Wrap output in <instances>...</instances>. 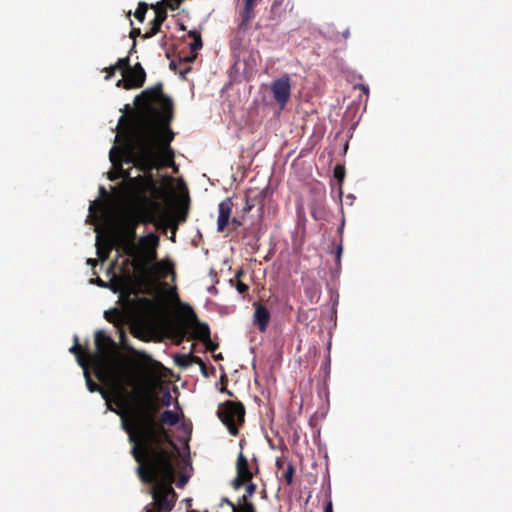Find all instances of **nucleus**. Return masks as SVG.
<instances>
[{
  "mask_svg": "<svg viewBox=\"0 0 512 512\" xmlns=\"http://www.w3.org/2000/svg\"><path fill=\"white\" fill-rule=\"evenodd\" d=\"M174 66H175V64H174V62L172 61V62L170 63V67H171V68H173Z\"/></svg>",
  "mask_w": 512,
  "mask_h": 512,
  "instance_id": "nucleus-50",
  "label": "nucleus"
},
{
  "mask_svg": "<svg viewBox=\"0 0 512 512\" xmlns=\"http://www.w3.org/2000/svg\"><path fill=\"white\" fill-rule=\"evenodd\" d=\"M244 486L245 493L240 496L236 502H232L227 497H223L219 506L223 507V505H227L231 512H257L256 506L251 501V498L257 490V485L250 480V482L245 483Z\"/></svg>",
  "mask_w": 512,
  "mask_h": 512,
  "instance_id": "nucleus-10",
  "label": "nucleus"
},
{
  "mask_svg": "<svg viewBox=\"0 0 512 512\" xmlns=\"http://www.w3.org/2000/svg\"><path fill=\"white\" fill-rule=\"evenodd\" d=\"M243 275V272L242 271H239L236 273L235 275V287H236V290L240 293V294H244L248 291L249 287L247 284H245L244 282H242L240 280V277Z\"/></svg>",
  "mask_w": 512,
  "mask_h": 512,
  "instance_id": "nucleus-25",
  "label": "nucleus"
},
{
  "mask_svg": "<svg viewBox=\"0 0 512 512\" xmlns=\"http://www.w3.org/2000/svg\"><path fill=\"white\" fill-rule=\"evenodd\" d=\"M231 224L233 225V229L235 230L242 225V222L238 218L234 217L231 220Z\"/></svg>",
  "mask_w": 512,
  "mask_h": 512,
  "instance_id": "nucleus-37",
  "label": "nucleus"
},
{
  "mask_svg": "<svg viewBox=\"0 0 512 512\" xmlns=\"http://www.w3.org/2000/svg\"><path fill=\"white\" fill-rule=\"evenodd\" d=\"M274 100L281 108L288 103L291 95V80L288 74L272 81L270 86Z\"/></svg>",
  "mask_w": 512,
  "mask_h": 512,
  "instance_id": "nucleus-11",
  "label": "nucleus"
},
{
  "mask_svg": "<svg viewBox=\"0 0 512 512\" xmlns=\"http://www.w3.org/2000/svg\"><path fill=\"white\" fill-rule=\"evenodd\" d=\"M87 263L92 265V266H95L97 264V261L95 259H88Z\"/></svg>",
  "mask_w": 512,
  "mask_h": 512,
  "instance_id": "nucleus-46",
  "label": "nucleus"
},
{
  "mask_svg": "<svg viewBox=\"0 0 512 512\" xmlns=\"http://www.w3.org/2000/svg\"><path fill=\"white\" fill-rule=\"evenodd\" d=\"M147 9H148V5L146 3L140 2L138 4V7L134 13V16L139 22L144 21Z\"/></svg>",
  "mask_w": 512,
  "mask_h": 512,
  "instance_id": "nucleus-26",
  "label": "nucleus"
},
{
  "mask_svg": "<svg viewBox=\"0 0 512 512\" xmlns=\"http://www.w3.org/2000/svg\"><path fill=\"white\" fill-rule=\"evenodd\" d=\"M245 414V407L240 401L227 400L220 403L217 409L218 418L232 436L239 434V428L245 422Z\"/></svg>",
  "mask_w": 512,
  "mask_h": 512,
  "instance_id": "nucleus-7",
  "label": "nucleus"
},
{
  "mask_svg": "<svg viewBox=\"0 0 512 512\" xmlns=\"http://www.w3.org/2000/svg\"><path fill=\"white\" fill-rule=\"evenodd\" d=\"M139 424L138 433H131V438L138 439L131 454L138 463L137 475L145 484H152L151 494L157 512H170L176 501L172 487L175 478L173 464L174 454L171 450L160 447L161 441L168 436L164 429L156 424L153 414L145 411Z\"/></svg>",
  "mask_w": 512,
  "mask_h": 512,
  "instance_id": "nucleus-2",
  "label": "nucleus"
},
{
  "mask_svg": "<svg viewBox=\"0 0 512 512\" xmlns=\"http://www.w3.org/2000/svg\"><path fill=\"white\" fill-rule=\"evenodd\" d=\"M138 385L139 377H135L132 374H130L124 382L115 381L113 385V403L121 408L118 415L121 417L122 427L128 433L129 440L134 443V446H137L138 439L135 438L132 440L131 433L139 432V427L142 426V424H139L142 420L139 419L143 417L145 411H150L153 414L154 421L158 426L162 427L164 431H166L164 425L175 426L179 422V415L172 410H165L158 421L157 416L161 409V404L157 397L149 390L129 392L127 389L128 387L135 389ZM166 435L169 436L168 434ZM165 442L175 448L170 437H168V439L164 438L159 444L160 447H162V444Z\"/></svg>",
  "mask_w": 512,
  "mask_h": 512,
  "instance_id": "nucleus-3",
  "label": "nucleus"
},
{
  "mask_svg": "<svg viewBox=\"0 0 512 512\" xmlns=\"http://www.w3.org/2000/svg\"><path fill=\"white\" fill-rule=\"evenodd\" d=\"M132 264L135 271L142 279H166L170 274L175 278L174 264L169 259L161 261H157V259L153 260L147 263L146 267H138L135 260H132Z\"/></svg>",
  "mask_w": 512,
  "mask_h": 512,
  "instance_id": "nucleus-8",
  "label": "nucleus"
},
{
  "mask_svg": "<svg viewBox=\"0 0 512 512\" xmlns=\"http://www.w3.org/2000/svg\"><path fill=\"white\" fill-rule=\"evenodd\" d=\"M192 361H193L194 364L199 365L201 373L203 374L204 377H209L210 376V374L208 372V368H207L205 362L199 356H195L192 359Z\"/></svg>",
  "mask_w": 512,
  "mask_h": 512,
  "instance_id": "nucleus-28",
  "label": "nucleus"
},
{
  "mask_svg": "<svg viewBox=\"0 0 512 512\" xmlns=\"http://www.w3.org/2000/svg\"><path fill=\"white\" fill-rule=\"evenodd\" d=\"M184 0H161L156 4L152 5V9L155 12V19L164 22L167 18V8L176 10L179 8Z\"/></svg>",
  "mask_w": 512,
  "mask_h": 512,
  "instance_id": "nucleus-15",
  "label": "nucleus"
},
{
  "mask_svg": "<svg viewBox=\"0 0 512 512\" xmlns=\"http://www.w3.org/2000/svg\"><path fill=\"white\" fill-rule=\"evenodd\" d=\"M227 382H228L227 375H226L225 373H223V374L221 375V377H220V383L223 385V386L220 388V392L225 393V394H227L228 396H231V397H232V396H233V393L225 387V385H226V383H227Z\"/></svg>",
  "mask_w": 512,
  "mask_h": 512,
  "instance_id": "nucleus-30",
  "label": "nucleus"
},
{
  "mask_svg": "<svg viewBox=\"0 0 512 512\" xmlns=\"http://www.w3.org/2000/svg\"><path fill=\"white\" fill-rule=\"evenodd\" d=\"M261 0H244V8L241 13V26H246L254 17V8Z\"/></svg>",
  "mask_w": 512,
  "mask_h": 512,
  "instance_id": "nucleus-20",
  "label": "nucleus"
},
{
  "mask_svg": "<svg viewBox=\"0 0 512 512\" xmlns=\"http://www.w3.org/2000/svg\"><path fill=\"white\" fill-rule=\"evenodd\" d=\"M122 127V131L116 135V141L120 140L118 146H113L109 152V159L113 165V171L109 172V179L111 181H116L120 178L128 181L131 186L136 188H143L146 184V179L140 174L136 177L130 176V170H125L123 168V162L127 164H131L132 162L128 161V156L126 154V123L123 125H119Z\"/></svg>",
  "mask_w": 512,
  "mask_h": 512,
  "instance_id": "nucleus-6",
  "label": "nucleus"
},
{
  "mask_svg": "<svg viewBox=\"0 0 512 512\" xmlns=\"http://www.w3.org/2000/svg\"><path fill=\"white\" fill-rule=\"evenodd\" d=\"M324 512H333V504L331 500H328L325 507Z\"/></svg>",
  "mask_w": 512,
  "mask_h": 512,
  "instance_id": "nucleus-41",
  "label": "nucleus"
},
{
  "mask_svg": "<svg viewBox=\"0 0 512 512\" xmlns=\"http://www.w3.org/2000/svg\"><path fill=\"white\" fill-rule=\"evenodd\" d=\"M253 306L255 308L253 323L260 332H265L270 322V312L263 304L259 302H255Z\"/></svg>",
  "mask_w": 512,
  "mask_h": 512,
  "instance_id": "nucleus-14",
  "label": "nucleus"
},
{
  "mask_svg": "<svg viewBox=\"0 0 512 512\" xmlns=\"http://www.w3.org/2000/svg\"><path fill=\"white\" fill-rule=\"evenodd\" d=\"M162 24H163L162 21L154 18L153 21L151 22L150 29L145 32L143 38L148 39V38L155 36L160 31Z\"/></svg>",
  "mask_w": 512,
  "mask_h": 512,
  "instance_id": "nucleus-23",
  "label": "nucleus"
},
{
  "mask_svg": "<svg viewBox=\"0 0 512 512\" xmlns=\"http://www.w3.org/2000/svg\"><path fill=\"white\" fill-rule=\"evenodd\" d=\"M342 251H343V247H342V245L340 244V245L337 247V250H336V259H337V262H340Z\"/></svg>",
  "mask_w": 512,
  "mask_h": 512,
  "instance_id": "nucleus-42",
  "label": "nucleus"
},
{
  "mask_svg": "<svg viewBox=\"0 0 512 512\" xmlns=\"http://www.w3.org/2000/svg\"><path fill=\"white\" fill-rule=\"evenodd\" d=\"M91 283H96L100 287H106L107 286V284L101 278H99V277H97L96 279H92Z\"/></svg>",
  "mask_w": 512,
  "mask_h": 512,
  "instance_id": "nucleus-38",
  "label": "nucleus"
},
{
  "mask_svg": "<svg viewBox=\"0 0 512 512\" xmlns=\"http://www.w3.org/2000/svg\"><path fill=\"white\" fill-rule=\"evenodd\" d=\"M333 174H334V178L341 185L345 178V167L343 165L337 164L334 167Z\"/></svg>",
  "mask_w": 512,
  "mask_h": 512,
  "instance_id": "nucleus-27",
  "label": "nucleus"
},
{
  "mask_svg": "<svg viewBox=\"0 0 512 512\" xmlns=\"http://www.w3.org/2000/svg\"><path fill=\"white\" fill-rule=\"evenodd\" d=\"M100 191H101V192H105L104 187H100Z\"/></svg>",
  "mask_w": 512,
  "mask_h": 512,
  "instance_id": "nucleus-52",
  "label": "nucleus"
},
{
  "mask_svg": "<svg viewBox=\"0 0 512 512\" xmlns=\"http://www.w3.org/2000/svg\"><path fill=\"white\" fill-rule=\"evenodd\" d=\"M135 104V116L127 119L122 115L119 125L126 123L128 161L148 174L146 182L152 183V171L160 164L174 166V152L170 147L175 136L170 128L174 116L173 101L164 94L163 84L158 82L142 91Z\"/></svg>",
  "mask_w": 512,
  "mask_h": 512,
  "instance_id": "nucleus-1",
  "label": "nucleus"
},
{
  "mask_svg": "<svg viewBox=\"0 0 512 512\" xmlns=\"http://www.w3.org/2000/svg\"><path fill=\"white\" fill-rule=\"evenodd\" d=\"M135 46H136V43L134 42L131 51L134 49Z\"/></svg>",
  "mask_w": 512,
  "mask_h": 512,
  "instance_id": "nucleus-54",
  "label": "nucleus"
},
{
  "mask_svg": "<svg viewBox=\"0 0 512 512\" xmlns=\"http://www.w3.org/2000/svg\"><path fill=\"white\" fill-rule=\"evenodd\" d=\"M355 88L360 89L361 91H363L364 94H366L368 96V94H369L368 86H366L364 84H358V85L355 86Z\"/></svg>",
  "mask_w": 512,
  "mask_h": 512,
  "instance_id": "nucleus-39",
  "label": "nucleus"
},
{
  "mask_svg": "<svg viewBox=\"0 0 512 512\" xmlns=\"http://www.w3.org/2000/svg\"><path fill=\"white\" fill-rule=\"evenodd\" d=\"M171 293H172V296L175 298V300H177V301H178V300H179V298H178V294H177V292H176V288H173V289L171 290Z\"/></svg>",
  "mask_w": 512,
  "mask_h": 512,
  "instance_id": "nucleus-45",
  "label": "nucleus"
},
{
  "mask_svg": "<svg viewBox=\"0 0 512 512\" xmlns=\"http://www.w3.org/2000/svg\"><path fill=\"white\" fill-rule=\"evenodd\" d=\"M156 365H157L158 367H163V366L161 365V363H158V362L156 363Z\"/></svg>",
  "mask_w": 512,
  "mask_h": 512,
  "instance_id": "nucleus-53",
  "label": "nucleus"
},
{
  "mask_svg": "<svg viewBox=\"0 0 512 512\" xmlns=\"http://www.w3.org/2000/svg\"><path fill=\"white\" fill-rule=\"evenodd\" d=\"M115 66L117 67V69L122 71L123 77L128 73V69L132 68L130 66V59L128 56L124 58H119Z\"/></svg>",
  "mask_w": 512,
  "mask_h": 512,
  "instance_id": "nucleus-24",
  "label": "nucleus"
},
{
  "mask_svg": "<svg viewBox=\"0 0 512 512\" xmlns=\"http://www.w3.org/2000/svg\"><path fill=\"white\" fill-rule=\"evenodd\" d=\"M145 78V70L140 63H137L128 69V73L124 76V79L117 82V86L125 89L139 88L143 86Z\"/></svg>",
  "mask_w": 512,
  "mask_h": 512,
  "instance_id": "nucleus-12",
  "label": "nucleus"
},
{
  "mask_svg": "<svg viewBox=\"0 0 512 512\" xmlns=\"http://www.w3.org/2000/svg\"><path fill=\"white\" fill-rule=\"evenodd\" d=\"M86 349H83L79 344L78 337H74V345L69 349L77 357L79 365L83 368H87V365L91 362V358L86 356Z\"/></svg>",
  "mask_w": 512,
  "mask_h": 512,
  "instance_id": "nucleus-19",
  "label": "nucleus"
},
{
  "mask_svg": "<svg viewBox=\"0 0 512 512\" xmlns=\"http://www.w3.org/2000/svg\"><path fill=\"white\" fill-rule=\"evenodd\" d=\"M140 301L143 304L148 305V306H153L154 305V303L150 299H148V298H142Z\"/></svg>",
  "mask_w": 512,
  "mask_h": 512,
  "instance_id": "nucleus-44",
  "label": "nucleus"
},
{
  "mask_svg": "<svg viewBox=\"0 0 512 512\" xmlns=\"http://www.w3.org/2000/svg\"><path fill=\"white\" fill-rule=\"evenodd\" d=\"M96 352L91 353L86 350V356L91 358V363L94 366L95 376L102 383H110L112 394L114 395L115 381L124 382L127 377L132 374L135 377L138 375L132 371L124 372L120 375H114L113 362L114 356L117 352V344L115 341L102 330H97L94 335Z\"/></svg>",
  "mask_w": 512,
  "mask_h": 512,
  "instance_id": "nucleus-5",
  "label": "nucleus"
},
{
  "mask_svg": "<svg viewBox=\"0 0 512 512\" xmlns=\"http://www.w3.org/2000/svg\"><path fill=\"white\" fill-rule=\"evenodd\" d=\"M232 198L228 197L221 201L218 205V219H217V230L223 232L230 221L231 213L233 209Z\"/></svg>",
  "mask_w": 512,
  "mask_h": 512,
  "instance_id": "nucleus-13",
  "label": "nucleus"
},
{
  "mask_svg": "<svg viewBox=\"0 0 512 512\" xmlns=\"http://www.w3.org/2000/svg\"><path fill=\"white\" fill-rule=\"evenodd\" d=\"M175 333H176V336L179 337L180 341L183 340L186 335V331L183 327L175 328Z\"/></svg>",
  "mask_w": 512,
  "mask_h": 512,
  "instance_id": "nucleus-36",
  "label": "nucleus"
},
{
  "mask_svg": "<svg viewBox=\"0 0 512 512\" xmlns=\"http://www.w3.org/2000/svg\"><path fill=\"white\" fill-rule=\"evenodd\" d=\"M84 369H85L84 375H85L86 385H87L88 390L90 392H100L102 398L106 401L108 409L112 412H115L118 415V412L120 411L121 408L118 406H117V409L113 407L112 400L110 398V394L106 390L102 389L97 383H95L91 379L90 374L87 371V369L86 368H84Z\"/></svg>",
  "mask_w": 512,
  "mask_h": 512,
  "instance_id": "nucleus-16",
  "label": "nucleus"
},
{
  "mask_svg": "<svg viewBox=\"0 0 512 512\" xmlns=\"http://www.w3.org/2000/svg\"><path fill=\"white\" fill-rule=\"evenodd\" d=\"M256 191L253 189H249L245 195V205L243 207V213L246 214L250 212L256 204L263 205V200L266 196V190L262 189L258 191L255 195H253Z\"/></svg>",
  "mask_w": 512,
  "mask_h": 512,
  "instance_id": "nucleus-18",
  "label": "nucleus"
},
{
  "mask_svg": "<svg viewBox=\"0 0 512 512\" xmlns=\"http://www.w3.org/2000/svg\"><path fill=\"white\" fill-rule=\"evenodd\" d=\"M244 443H245V440H241L240 443H239V446H240L241 450L243 449Z\"/></svg>",
  "mask_w": 512,
  "mask_h": 512,
  "instance_id": "nucleus-49",
  "label": "nucleus"
},
{
  "mask_svg": "<svg viewBox=\"0 0 512 512\" xmlns=\"http://www.w3.org/2000/svg\"><path fill=\"white\" fill-rule=\"evenodd\" d=\"M171 399H172V396H171L170 392L167 390L166 392H164V394L162 396V404L167 407L170 406Z\"/></svg>",
  "mask_w": 512,
  "mask_h": 512,
  "instance_id": "nucleus-35",
  "label": "nucleus"
},
{
  "mask_svg": "<svg viewBox=\"0 0 512 512\" xmlns=\"http://www.w3.org/2000/svg\"><path fill=\"white\" fill-rule=\"evenodd\" d=\"M188 35L190 37H192L193 39H196V37H200L201 36L200 32H198L196 30L189 31Z\"/></svg>",
  "mask_w": 512,
  "mask_h": 512,
  "instance_id": "nucleus-43",
  "label": "nucleus"
},
{
  "mask_svg": "<svg viewBox=\"0 0 512 512\" xmlns=\"http://www.w3.org/2000/svg\"><path fill=\"white\" fill-rule=\"evenodd\" d=\"M258 471L257 459L254 458L253 462L249 463L246 456L240 451L236 460V476L231 482L233 489L239 490L244 487V484L250 482Z\"/></svg>",
  "mask_w": 512,
  "mask_h": 512,
  "instance_id": "nucleus-9",
  "label": "nucleus"
},
{
  "mask_svg": "<svg viewBox=\"0 0 512 512\" xmlns=\"http://www.w3.org/2000/svg\"><path fill=\"white\" fill-rule=\"evenodd\" d=\"M190 314L193 318V326H192V337L198 339L200 341L209 340L210 337V328L206 323H201L198 321L196 314L192 310L191 307H188Z\"/></svg>",
  "mask_w": 512,
  "mask_h": 512,
  "instance_id": "nucleus-17",
  "label": "nucleus"
},
{
  "mask_svg": "<svg viewBox=\"0 0 512 512\" xmlns=\"http://www.w3.org/2000/svg\"><path fill=\"white\" fill-rule=\"evenodd\" d=\"M116 70L118 69L115 65L106 67L104 69V71L106 72L105 80H110L115 75Z\"/></svg>",
  "mask_w": 512,
  "mask_h": 512,
  "instance_id": "nucleus-33",
  "label": "nucleus"
},
{
  "mask_svg": "<svg viewBox=\"0 0 512 512\" xmlns=\"http://www.w3.org/2000/svg\"><path fill=\"white\" fill-rule=\"evenodd\" d=\"M104 317L110 323L117 324L122 321V312L119 309L115 308L109 311H105Z\"/></svg>",
  "mask_w": 512,
  "mask_h": 512,
  "instance_id": "nucleus-21",
  "label": "nucleus"
},
{
  "mask_svg": "<svg viewBox=\"0 0 512 512\" xmlns=\"http://www.w3.org/2000/svg\"><path fill=\"white\" fill-rule=\"evenodd\" d=\"M294 472H295V469H294L293 465L291 463L288 464L287 469L283 475L284 479L286 480L288 485L292 484Z\"/></svg>",
  "mask_w": 512,
  "mask_h": 512,
  "instance_id": "nucleus-29",
  "label": "nucleus"
},
{
  "mask_svg": "<svg viewBox=\"0 0 512 512\" xmlns=\"http://www.w3.org/2000/svg\"><path fill=\"white\" fill-rule=\"evenodd\" d=\"M141 33V30L139 28H133L130 32V37L131 38H136L137 36H139Z\"/></svg>",
  "mask_w": 512,
  "mask_h": 512,
  "instance_id": "nucleus-40",
  "label": "nucleus"
},
{
  "mask_svg": "<svg viewBox=\"0 0 512 512\" xmlns=\"http://www.w3.org/2000/svg\"><path fill=\"white\" fill-rule=\"evenodd\" d=\"M194 41L190 44V50L192 52H195L200 50L203 46V42H202V38L201 36L200 37H196V39H193Z\"/></svg>",
  "mask_w": 512,
  "mask_h": 512,
  "instance_id": "nucleus-31",
  "label": "nucleus"
},
{
  "mask_svg": "<svg viewBox=\"0 0 512 512\" xmlns=\"http://www.w3.org/2000/svg\"><path fill=\"white\" fill-rule=\"evenodd\" d=\"M191 69H192V68H191L190 66H188V67H186V68L181 72V74H186V73L190 72V71H191Z\"/></svg>",
  "mask_w": 512,
  "mask_h": 512,
  "instance_id": "nucleus-47",
  "label": "nucleus"
},
{
  "mask_svg": "<svg viewBox=\"0 0 512 512\" xmlns=\"http://www.w3.org/2000/svg\"><path fill=\"white\" fill-rule=\"evenodd\" d=\"M214 359L215 360H222L223 359V356L221 353L217 354V355H214Z\"/></svg>",
  "mask_w": 512,
  "mask_h": 512,
  "instance_id": "nucleus-48",
  "label": "nucleus"
},
{
  "mask_svg": "<svg viewBox=\"0 0 512 512\" xmlns=\"http://www.w3.org/2000/svg\"><path fill=\"white\" fill-rule=\"evenodd\" d=\"M195 357V355L192 354H182L175 357V363L177 366L181 368H187L191 364H193L192 359Z\"/></svg>",
  "mask_w": 512,
  "mask_h": 512,
  "instance_id": "nucleus-22",
  "label": "nucleus"
},
{
  "mask_svg": "<svg viewBox=\"0 0 512 512\" xmlns=\"http://www.w3.org/2000/svg\"><path fill=\"white\" fill-rule=\"evenodd\" d=\"M155 221L154 216L147 211H139L128 214L121 225V232L115 237V242L122 251L132 260L137 262L138 267H146L147 263L156 260L158 257L159 236L155 233L144 235L136 241V230L140 224H149Z\"/></svg>",
  "mask_w": 512,
  "mask_h": 512,
  "instance_id": "nucleus-4",
  "label": "nucleus"
},
{
  "mask_svg": "<svg viewBox=\"0 0 512 512\" xmlns=\"http://www.w3.org/2000/svg\"><path fill=\"white\" fill-rule=\"evenodd\" d=\"M204 344L206 345V349L214 352L218 348V344L212 342L211 337H209V340H204Z\"/></svg>",
  "mask_w": 512,
  "mask_h": 512,
  "instance_id": "nucleus-34",
  "label": "nucleus"
},
{
  "mask_svg": "<svg viewBox=\"0 0 512 512\" xmlns=\"http://www.w3.org/2000/svg\"><path fill=\"white\" fill-rule=\"evenodd\" d=\"M197 58V54L195 52L190 51L188 55L179 56V60L181 63H192Z\"/></svg>",
  "mask_w": 512,
  "mask_h": 512,
  "instance_id": "nucleus-32",
  "label": "nucleus"
},
{
  "mask_svg": "<svg viewBox=\"0 0 512 512\" xmlns=\"http://www.w3.org/2000/svg\"><path fill=\"white\" fill-rule=\"evenodd\" d=\"M215 372V368L211 367V373L213 374Z\"/></svg>",
  "mask_w": 512,
  "mask_h": 512,
  "instance_id": "nucleus-51",
  "label": "nucleus"
}]
</instances>
